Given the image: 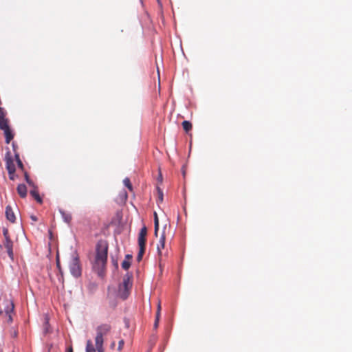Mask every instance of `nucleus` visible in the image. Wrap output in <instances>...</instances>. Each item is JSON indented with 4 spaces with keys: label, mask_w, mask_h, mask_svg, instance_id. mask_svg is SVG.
<instances>
[{
    "label": "nucleus",
    "mask_w": 352,
    "mask_h": 352,
    "mask_svg": "<svg viewBox=\"0 0 352 352\" xmlns=\"http://www.w3.org/2000/svg\"><path fill=\"white\" fill-rule=\"evenodd\" d=\"M182 125L184 130L186 133H188V131H190L192 129V124L189 121H187V120L183 121L182 123Z\"/></svg>",
    "instance_id": "obj_14"
},
{
    "label": "nucleus",
    "mask_w": 352,
    "mask_h": 352,
    "mask_svg": "<svg viewBox=\"0 0 352 352\" xmlns=\"http://www.w3.org/2000/svg\"><path fill=\"white\" fill-rule=\"evenodd\" d=\"M157 191H158V194H159V201L160 202H162L163 201V192L160 189V188H157Z\"/></svg>",
    "instance_id": "obj_23"
},
{
    "label": "nucleus",
    "mask_w": 352,
    "mask_h": 352,
    "mask_svg": "<svg viewBox=\"0 0 352 352\" xmlns=\"http://www.w3.org/2000/svg\"><path fill=\"white\" fill-rule=\"evenodd\" d=\"M165 246V236L162 235L157 245V253L160 258L162 256V250Z\"/></svg>",
    "instance_id": "obj_10"
},
{
    "label": "nucleus",
    "mask_w": 352,
    "mask_h": 352,
    "mask_svg": "<svg viewBox=\"0 0 352 352\" xmlns=\"http://www.w3.org/2000/svg\"><path fill=\"white\" fill-rule=\"evenodd\" d=\"M111 331L109 324H101L96 328L95 347L92 341L88 340L86 344V352H104L103 347L104 337L107 336Z\"/></svg>",
    "instance_id": "obj_1"
},
{
    "label": "nucleus",
    "mask_w": 352,
    "mask_h": 352,
    "mask_svg": "<svg viewBox=\"0 0 352 352\" xmlns=\"http://www.w3.org/2000/svg\"><path fill=\"white\" fill-rule=\"evenodd\" d=\"M146 235H147V228L146 226H143L140 229V231L138 234V245H139V252L137 256L138 261H140L142 259L143 255L145 252Z\"/></svg>",
    "instance_id": "obj_5"
},
{
    "label": "nucleus",
    "mask_w": 352,
    "mask_h": 352,
    "mask_svg": "<svg viewBox=\"0 0 352 352\" xmlns=\"http://www.w3.org/2000/svg\"><path fill=\"white\" fill-rule=\"evenodd\" d=\"M123 183L125 185V186L131 191L132 192L133 191V186H132V184L131 183V181L130 179L126 177L125 178L124 180H123Z\"/></svg>",
    "instance_id": "obj_17"
},
{
    "label": "nucleus",
    "mask_w": 352,
    "mask_h": 352,
    "mask_svg": "<svg viewBox=\"0 0 352 352\" xmlns=\"http://www.w3.org/2000/svg\"><path fill=\"white\" fill-rule=\"evenodd\" d=\"M124 195H125V198L126 199L127 198V194L126 192L124 193Z\"/></svg>",
    "instance_id": "obj_31"
},
{
    "label": "nucleus",
    "mask_w": 352,
    "mask_h": 352,
    "mask_svg": "<svg viewBox=\"0 0 352 352\" xmlns=\"http://www.w3.org/2000/svg\"><path fill=\"white\" fill-rule=\"evenodd\" d=\"M69 270L71 274L76 278L81 276L82 269L80 265V261L78 254L74 252L69 263Z\"/></svg>",
    "instance_id": "obj_7"
},
{
    "label": "nucleus",
    "mask_w": 352,
    "mask_h": 352,
    "mask_svg": "<svg viewBox=\"0 0 352 352\" xmlns=\"http://www.w3.org/2000/svg\"><path fill=\"white\" fill-rule=\"evenodd\" d=\"M0 129L3 131L6 143L9 144L14 138V134L9 126V120L6 118V114L0 110Z\"/></svg>",
    "instance_id": "obj_4"
},
{
    "label": "nucleus",
    "mask_w": 352,
    "mask_h": 352,
    "mask_svg": "<svg viewBox=\"0 0 352 352\" xmlns=\"http://www.w3.org/2000/svg\"><path fill=\"white\" fill-rule=\"evenodd\" d=\"M60 213L64 221L69 223L72 219V214L64 211H60Z\"/></svg>",
    "instance_id": "obj_13"
},
{
    "label": "nucleus",
    "mask_w": 352,
    "mask_h": 352,
    "mask_svg": "<svg viewBox=\"0 0 352 352\" xmlns=\"http://www.w3.org/2000/svg\"><path fill=\"white\" fill-rule=\"evenodd\" d=\"M6 166L8 173H15V165L12 157L8 156V153L6 156Z\"/></svg>",
    "instance_id": "obj_8"
},
{
    "label": "nucleus",
    "mask_w": 352,
    "mask_h": 352,
    "mask_svg": "<svg viewBox=\"0 0 352 352\" xmlns=\"http://www.w3.org/2000/svg\"><path fill=\"white\" fill-rule=\"evenodd\" d=\"M115 346V342H112L111 344V347L113 349Z\"/></svg>",
    "instance_id": "obj_30"
},
{
    "label": "nucleus",
    "mask_w": 352,
    "mask_h": 352,
    "mask_svg": "<svg viewBox=\"0 0 352 352\" xmlns=\"http://www.w3.org/2000/svg\"><path fill=\"white\" fill-rule=\"evenodd\" d=\"M31 218H32V219L33 221H36L37 220V218L35 216H32Z\"/></svg>",
    "instance_id": "obj_29"
},
{
    "label": "nucleus",
    "mask_w": 352,
    "mask_h": 352,
    "mask_svg": "<svg viewBox=\"0 0 352 352\" xmlns=\"http://www.w3.org/2000/svg\"><path fill=\"white\" fill-rule=\"evenodd\" d=\"M32 187H33V189L31 190L30 192V195L36 200V201L38 203L42 204L43 200L38 194V190L36 189L35 186H34Z\"/></svg>",
    "instance_id": "obj_12"
},
{
    "label": "nucleus",
    "mask_w": 352,
    "mask_h": 352,
    "mask_svg": "<svg viewBox=\"0 0 352 352\" xmlns=\"http://www.w3.org/2000/svg\"><path fill=\"white\" fill-rule=\"evenodd\" d=\"M6 216L7 219L10 222H15L16 217L10 206H7L6 208Z\"/></svg>",
    "instance_id": "obj_9"
},
{
    "label": "nucleus",
    "mask_w": 352,
    "mask_h": 352,
    "mask_svg": "<svg viewBox=\"0 0 352 352\" xmlns=\"http://www.w3.org/2000/svg\"><path fill=\"white\" fill-rule=\"evenodd\" d=\"M17 192L19 196L22 198H24L27 195V188L25 184H19L17 186Z\"/></svg>",
    "instance_id": "obj_11"
},
{
    "label": "nucleus",
    "mask_w": 352,
    "mask_h": 352,
    "mask_svg": "<svg viewBox=\"0 0 352 352\" xmlns=\"http://www.w3.org/2000/svg\"><path fill=\"white\" fill-rule=\"evenodd\" d=\"M126 258H127V259H129H129L132 258V256H131V255H129V254H127V255L126 256Z\"/></svg>",
    "instance_id": "obj_28"
},
{
    "label": "nucleus",
    "mask_w": 352,
    "mask_h": 352,
    "mask_svg": "<svg viewBox=\"0 0 352 352\" xmlns=\"http://www.w3.org/2000/svg\"><path fill=\"white\" fill-rule=\"evenodd\" d=\"M158 324H159V320H155V323H154V328L157 329L158 327Z\"/></svg>",
    "instance_id": "obj_26"
},
{
    "label": "nucleus",
    "mask_w": 352,
    "mask_h": 352,
    "mask_svg": "<svg viewBox=\"0 0 352 352\" xmlns=\"http://www.w3.org/2000/svg\"><path fill=\"white\" fill-rule=\"evenodd\" d=\"M67 352H73V348L72 346L67 347Z\"/></svg>",
    "instance_id": "obj_27"
},
{
    "label": "nucleus",
    "mask_w": 352,
    "mask_h": 352,
    "mask_svg": "<svg viewBox=\"0 0 352 352\" xmlns=\"http://www.w3.org/2000/svg\"><path fill=\"white\" fill-rule=\"evenodd\" d=\"M56 265H57V267L59 269L60 272H61V269H60V261H59L58 257H57V259H56Z\"/></svg>",
    "instance_id": "obj_25"
},
{
    "label": "nucleus",
    "mask_w": 352,
    "mask_h": 352,
    "mask_svg": "<svg viewBox=\"0 0 352 352\" xmlns=\"http://www.w3.org/2000/svg\"><path fill=\"white\" fill-rule=\"evenodd\" d=\"M160 311H161V305L159 303L158 305H157V312H156L155 320H160Z\"/></svg>",
    "instance_id": "obj_21"
},
{
    "label": "nucleus",
    "mask_w": 352,
    "mask_h": 352,
    "mask_svg": "<svg viewBox=\"0 0 352 352\" xmlns=\"http://www.w3.org/2000/svg\"><path fill=\"white\" fill-rule=\"evenodd\" d=\"M15 158H16V160L17 162V164H18L19 168H20L21 170H23V168H24L23 167V164L21 160L19 158V154H17V153L15 154Z\"/></svg>",
    "instance_id": "obj_18"
},
{
    "label": "nucleus",
    "mask_w": 352,
    "mask_h": 352,
    "mask_svg": "<svg viewBox=\"0 0 352 352\" xmlns=\"http://www.w3.org/2000/svg\"><path fill=\"white\" fill-rule=\"evenodd\" d=\"M3 240L2 245H0V248L3 247L8 254V256L11 260H14V252H13V241L10 239L9 231L7 228H3Z\"/></svg>",
    "instance_id": "obj_6"
},
{
    "label": "nucleus",
    "mask_w": 352,
    "mask_h": 352,
    "mask_svg": "<svg viewBox=\"0 0 352 352\" xmlns=\"http://www.w3.org/2000/svg\"><path fill=\"white\" fill-rule=\"evenodd\" d=\"M9 174V178L10 180H14L15 179V173H8Z\"/></svg>",
    "instance_id": "obj_24"
},
{
    "label": "nucleus",
    "mask_w": 352,
    "mask_h": 352,
    "mask_svg": "<svg viewBox=\"0 0 352 352\" xmlns=\"http://www.w3.org/2000/svg\"><path fill=\"white\" fill-rule=\"evenodd\" d=\"M24 175H25V181L27 182V183H28L30 186H34V184L33 182L30 179V177H29V175H28V173H27V172H25V173Z\"/></svg>",
    "instance_id": "obj_20"
},
{
    "label": "nucleus",
    "mask_w": 352,
    "mask_h": 352,
    "mask_svg": "<svg viewBox=\"0 0 352 352\" xmlns=\"http://www.w3.org/2000/svg\"><path fill=\"white\" fill-rule=\"evenodd\" d=\"M108 244L104 241H99L96 244V254L93 265L94 270L99 276H102L107 261Z\"/></svg>",
    "instance_id": "obj_2"
},
{
    "label": "nucleus",
    "mask_w": 352,
    "mask_h": 352,
    "mask_svg": "<svg viewBox=\"0 0 352 352\" xmlns=\"http://www.w3.org/2000/svg\"><path fill=\"white\" fill-rule=\"evenodd\" d=\"M0 352H2L1 349H0Z\"/></svg>",
    "instance_id": "obj_32"
},
{
    "label": "nucleus",
    "mask_w": 352,
    "mask_h": 352,
    "mask_svg": "<svg viewBox=\"0 0 352 352\" xmlns=\"http://www.w3.org/2000/svg\"><path fill=\"white\" fill-rule=\"evenodd\" d=\"M133 285L132 276L126 274L122 280V283L119 285L118 295L125 300L128 298Z\"/></svg>",
    "instance_id": "obj_3"
},
{
    "label": "nucleus",
    "mask_w": 352,
    "mask_h": 352,
    "mask_svg": "<svg viewBox=\"0 0 352 352\" xmlns=\"http://www.w3.org/2000/svg\"><path fill=\"white\" fill-rule=\"evenodd\" d=\"M155 234L157 235L159 229V220L156 212L154 213Z\"/></svg>",
    "instance_id": "obj_16"
},
{
    "label": "nucleus",
    "mask_w": 352,
    "mask_h": 352,
    "mask_svg": "<svg viewBox=\"0 0 352 352\" xmlns=\"http://www.w3.org/2000/svg\"><path fill=\"white\" fill-rule=\"evenodd\" d=\"M131 266V263L129 261H127V260H124L123 261V262L122 263V267L124 270H128Z\"/></svg>",
    "instance_id": "obj_19"
},
{
    "label": "nucleus",
    "mask_w": 352,
    "mask_h": 352,
    "mask_svg": "<svg viewBox=\"0 0 352 352\" xmlns=\"http://www.w3.org/2000/svg\"><path fill=\"white\" fill-rule=\"evenodd\" d=\"M124 340H120V341H119V343H118V350L119 351H120L122 349V348H123V346H124Z\"/></svg>",
    "instance_id": "obj_22"
},
{
    "label": "nucleus",
    "mask_w": 352,
    "mask_h": 352,
    "mask_svg": "<svg viewBox=\"0 0 352 352\" xmlns=\"http://www.w3.org/2000/svg\"><path fill=\"white\" fill-rule=\"evenodd\" d=\"M14 309V305L12 302H10V307H8V310H6V313L8 314V321L9 322H11L12 321V316L10 314V311H12Z\"/></svg>",
    "instance_id": "obj_15"
}]
</instances>
